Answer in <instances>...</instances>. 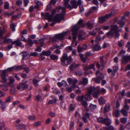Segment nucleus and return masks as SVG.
<instances>
[{
  "label": "nucleus",
  "mask_w": 130,
  "mask_h": 130,
  "mask_svg": "<svg viewBox=\"0 0 130 130\" xmlns=\"http://www.w3.org/2000/svg\"><path fill=\"white\" fill-rule=\"evenodd\" d=\"M104 122L103 124H105L107 126H108L110 124L111 121L108 118H106L105 119Z\"/></svg>",
  "instance_id": "412c9836"
},
{
  "label": "nucleus",
  "mask_w": 130,
  "mask_h": 130,
  "mask_svg": "<svg viewBox=\"0 0 130 130\" xmlns=\"http://www.w3.org/2000/svg\"><path fill=\"white\" fill-rule=\"evenodd\" d=\"M28 43L29 45H31L34 43V42L32 40L30 39H28Z\"/></svg>",
  "instance_id": "052dcab7"
},
{
  "label": "nucleus",
  "mask_w": 130,
  "mask_h": 130,
  "mask_svg": "<svg viewBox=\"0 0 130 130\" xmlns=\"http://www.w3.org/2000/svg\"><path fill=\"white\" fill-rule=\"evenodd\" d=\"M114 111L113 112V115H115L116 117H118L120 115V112L118 109L115 110V108H113Z\"/></svg>",
  "instance_id": "6ab92c4d"
},
{
  "label": "nucleus",
  "mask_w": 130,
  "mask_h": 130,
  "mask_svg": "<svg viewBox=\"0 0 130 130\" xmlns=\"http://www.w3.org/2000/svg\"><path fill=\"white\" fill-rule=\"evenodd\" d=\"M32 82L34 85L35 86H37L38 85V83L39 82V81L38 80L34 78L33 79Z\"/></svg>",
  "instance_id": "e433bc0d"
},
{
  "label": "nucleus",
  "mask_w": 130,
  "mask_h": 130,
  "mask_svg": "<svg viewBox=\"0 0 130 130\" xmlns=\"http://www.w3.org/2000/svg\"><path fill=\"white\" fill-rule=\"evenodd\" d=\"M77 32H73L72 33V35L73 36L72 38L74 40L73 41H72V42L71 43V45L73 46H74V44H75V40L76 39V36H77Z\"/></svg>",
  "instance_id": "dca6fc26"
},
{
  "label": "nucleus",
  "mask_w": 130,
  "mask_h": 130,
  "mask_svg": "<svg viewBox=\"0 0 130 130\" xmlns=\"http://www.w3.org/2000/svg\"><path fill=\"white\" fill-rule=\"evenodd\" d=\"M87 47V46L86 44L84 45L82 47H80L79 46H78L77 47L78 52L79 53L81 52L83 50L86 49Z\"/></svg>",
  "instance_id": "2eb2a0df"
},
{
  "label": "nucleus",
  "mask_w": 130,
  "mask_h": 130,
  "mask_svg": "<svg viewBox=\"0 0 130 130\" xmlns=\"http://www.w3.org/2000/svg\"><path fill=\"white\" fill-rule=\"evenodd\" d=\"M15 26L14 23H12L10 25V27L12 30L14 31L15 29Z\"/></svg>",
  "instance_id": "5fc2aeb1"
},
{
  "label": "nucleus",
  "mask_w": 130,
  "mask_h": 130,
  "mask_svg": "<svg viewBox=\"0 0 130 130\" xmlns=\"http://www.w3.org/2000/svg\"><path fill=\"white\" fill-rule=\"evenodd\" d=\"M96 106L95 105L91 104L90 105V107L91 109H93L96 108Z\"/></svg>",
  "instance_id": "338daca9"
},
{
  "label": "nucleus",
  "mask_w": 130,
  "mask_h": 130,
  "mask_svg": "<svg viewBox=\"0 0 130 130\" xmlns=\"http://www.w3.org/2000/svg\"><path fill=\"white\" fill-rule=\"evenodd\" d=\"M42 123L41 121H39L33 123V125L35 126H38L41 125Z\"/></svg>",
  "instance_id": "72a5a7b5"
},
{
  "label": "nucleus",
  "mask_w": 130,
  "mask_h": 130,
  "mask_svg": "<svg viewBox=\"0 0 130 130\" xmlns=\"http://www.w3.org/2000/svg\"><path fill=\"white\" fill-rule=\"evenodd\" d=\"M122 59L123 63L125 64H126L129 60H130V55L129 56L127 55L123 56L122 57Z\"/></svg>",
  "instance_id": "f8f14e48"
},
{
  "label": "nucleus",
  "mask_w": 130,
  "mask_h": 130,
  "mask_svg": "<svg viewBox=\"0 0 130 130\" xmlns=\"http://www.w3.org/2000/svg\"><path fill=\"white\" fill-rule=\"evenodd\" d=\"M118 24L120 26V27L121 28H122L124 26V23L123 22L121 21H119L118 22Z\"/></svg>",
  "instance_id": "4d7b16f0"
},
{
  "label": "nucleus",
  "mask_w": 130,
  "mask_h": 130,
  "mask_svg": "<svg viewBox=\"0 0 130 130\" xmlns=\"http://www.w3.org/2000/svg\"><path fill=\"white\" fill-rule=\"evenodd\" d=\"M7 81V80L6 78V77L4 76H2V80L1 82L3 84H5L6 83Z\"/></svg>",
  "instance_id": "7c9ffc66"
},
{
  "label": "nucleus",
  "mask_w": 130,
  "mask_h": 130,
  "mask_svg": "<svg viewBox=\"0 0 130 130\" xmlns=\"http://www.w3.org/2000/svg\"><path fill=\"white\" fill-rule=\"evenodd\" d=\"M41 96L40 95H38L36 96V100L37 101L39 102L40 99H41Z\"/></svg>",
  "instance_id": "69168bd1"
},
{
  "label": "nucleus",
  "mask_w": 130,
  "mask_h": 130,
  "mask_svg": "<svg viewBox=\"0 0 130 130\" xmlns=\"http://www.w3.org/2000/svg\"><path fill=\"white\" fill-rule=\"evenodd\" d=\"M122 108H124L126 110H129V106L127 104H125Z\"/></svg>",
  "instance_id": "680f3d73"
},
{
  "label": "nucleus",
  "mask_w": 130,
  "mask_h": 130,
  "mask_svg": "<svg viewBox=\"0 0 130 130\" xmlns=\"http://www.w3.org/2000/svg\"><path fill=\"white\" fill-rule=\"evenodd\" d=\"M124 108H122L120 111L121 113L124 116H128V112Z\"/></svg>",
  "instance_id": "4be33fe9"
},
{
  "label": "nucleus",
  "mask_w": 130,
  "mask_h": 130,
  "mask_svg": "<svg viewBox=\"0 0 130 130\" xmlns=\"http://www.w3.org/2000/svg\"><path fill=\"white\" fill-rule=\"evenodd\" d=\"M7 25H4L1 27V36H2L6 31Z\"/></svg>",
  "instance_id": "4468645a"
},
{
  "label": "nucleus",
  "mask_w": 130,
  "mask_h": 130,
  "mask_svg": "<svg viewBox=\"0 0 130 130\" xmlns=\"http://www.w3.org/2000/svg\"><path fill=\"white\" fill-rule=\"evenodd\" d=\"M15 82L14 79L12 77H11L9 79V82L7 84V87H10L11 88L14 87V83Z\"/></svg>",
  "instance_id": "ddd939ff"
},
{
  "label": "nucleus",
  "mask_w": 130,
  "mask_h": 130,
  "mask_svg": "<svg viewBox=\"0 0 130 130\" xmlns=\"http://www.w3.org/2000/svg\"><path fill=\"white\" fill-rule=\"evenodd\" d=\"M24 65H21L18 66H16L17 70L19 71L22 70L24 68Z\"/></svg>",
  "instance_id": "a19ab883"
},
{
  "label": "nucleus",
  "mask_w": 130,
  "mask_h": 130,
  "mask_svg": "<svg viewBox=\"0 0 130 130\" xmlns=\"http://www.w3.org/2000/svg\"><path fill=\"white\" fill-rule=\"evenodd\" d=\"M82 105L85 108L88 105L86 101H83L82 102Z\"/></svg>",
  "instance_id": "a18cd8bd"
},
{
  "label": "nucleus",
  "mask_w": 130,
  "mask_h": 130,
  "mask_svg": "<svg viewBox=\"0 0 130 130\" xmlns=\"http://www.w3.org/2000/svg\"><path fill=\"white\" fill-rule=\"evenodd\" d=\"M7 87V85L6 86L4 84L1 85V88L2 89L5 91H7L8 90Z\"/></svg>",
  "instance_id": "58836bf2"
},
{
  "label": "nucleus",
  "mask_w": 130,
  "mask_h": 130,
  "mask_svg": "<svg viewBox=\"0 0 130 130\" xmlns=\"http://www.w3.org/2000/svg\"><path fill=\"white\" fill-rule=\"evenodd\" d=\"M43 41L44 40L43 39H41L38 41V43L40 45V47H42L44 45Z\"/></svg>",
  "instance_id": "c756f323"
},
{
  "label": "nucleus",
  "mask_w": 130,
  "mask_h": 130,
  "mask_svg": "<svg viewBox=\"0 0 130 130\" xmlns=\"http://www.w3.org/2000/svg\"><path fill=\"white\" fill-rule=\"evenodd\" d=\"M114 15V12L112 11L110 13L107 14L104 16L99 18V21L100 23H102L105 21L106 19H108Z\"/></svg>",
  "instance_id": "0eeeda50"
},
{
  "label": "nucleus",
  "mask_w": 130,
  "mask_h": 130,
  "mask_svg": "<svg viewBox=\"0 0 130 130\" xmlns=\"http://www.w3.org/2000/svg\"><path fill=\"white\" fill-rule=\"evenodd\" d=\"M105 119L103 118V117H100L99 118L97 119V120L99 122L101 123L102 124H104Z\"/></svg>",
  "instance_id": "473e14b6"
},
{
  "label": "nucleus",
  "mask_w": 130,
  "mask_h": 130,
  "mask_svg": "<svg viewBox=\"0 0 130 130\" xmlns=\"http://www.w3.org/2000/svg\"><path fill=\"white\" fill-rule=\"evenodd\" d=\"M21 53L22 54V56L23 60H26L29 58L30 55L28 52H23Z\"/></svg>",
  "instance_id": "9b49d317"
},
{
  "label": "nucleus",
  "mask_w": 130,
  "mask_h": 130,
  "mask_svg": "<svg viewBox=\"0 0 130 130\" xmlns=\"http://www.w3.org/2000/svg\"><path fill=\"white\" fill-rule=\"evenodd\" d=\"M5 123L3 121L1 123V130H2L5 126Z\"/></svg>",
  "instance_id": "13d9d810"
},
{
  "label": "nucleus",
  "mask_w": 130,
  "mask_h": 130,
  "mask_svg": "<svg viewBox=\"0 0 130 130\" xmlns=\"http://www.w3.org/2000/svg\"><path fill=\"white\" fill-rule=\"evenodd\" d=\"M7 37H6L5 38L3 42L4 43H7L9 42H11L12 41V40L10 39H7Z\"/></svg>",
  "instance_id": "c03bdc74"
},
{
  "label": "nucleus",
  "mask_w": 130,
  "mask_h": 130,
  "mask_svg": "<svg viewBox=\"0 0 130 130\" xmlns=\"http://www.w3.org/2000/svg\"><path fill=\"white\" fill-rule=\"evenodd\" d=\"M84 95H82L81 96H78L77 98V101H83V99L84 98Z\"/></svg>",
  "instance_id": "79ce46f5"
},
{
  "label": "nucleus",
  "mask_w": 130,
  "mask_h": 130,
  "mask_svg": "<svg viewBox=\"0 0 130 130\" xmlns=\"http://www.w3.org/2000/svg\"><path fill=\"white\" fill-rule=\"evenodd\" d=\"M15 4L17 5L20 6L22 4V2L21 0H18L15 2Z\"/></svg>",
  "instance_id": "6e6d98bb"
},
{
  "label": "nucleus",
  "mask_w": 130,
  "mask_h": 130,
  "mask_svg": "<svg viewBox=\"0 0 130 130\" xmlns=\"http://www.w3.org/2000/svg\"><path fill=\"white\" fill-rule=\"evenodd\" d=\"M50 57L53 60L57 59L58 58V57L57 56L54 54L51 55Z\"/></svg>",
  "instance_id": "37998d69"
},
{
  "label": "nucleus",
  "mask_w": 130,
  "mask_h": 130,
  "mask_svg": "<svg viewBox=\"0 0 130 130\" xmlns=\"http://www.w3.org/2000/svg\"><path fill=\"white\" fill-rule=\"evenodd\" d=\"M96 77L92 79L94 82L96 83L100 84V80H102L104 78L103 75L100 72L99 70H98L96 72Z\"/></svg>",
  "instance_id": "39448f33"
},
{
  "label": "nucleus",
  "mask_w": 130,
  "mask_h": 130,
  "mask_svg": "<svg viewBox=\"0 0 130 130\" xmlns=\"http://www.w3.org/2000/svg\"><path fill=\"white\" fill-rule=\"evenodd\" d=\"M79 65L78 64H76L74 63H73L71 64L69 67V69L71 71H73L74 70V68L76 67H78Z\"/></svg>",
  "instance_id": "a878e982"
},
{
  "label": "nucleus",
  "mask_w": 130,
  "mask_h": 130,
  "mask_svg": "<svg viewBox=\"0 0 130 130\" xmlns=\"http://www.w3.org/2000/svg\"><path fill=\"white\" fill-rule=\"evenodd\" d=\"M96 90V88L94 87H90L88 89V92L91 93L92 92Z\"/></svg>",
  "instance_id": "cd10ccee"
},
{
  "label": "nucleus",
  "mask_w": 130,
  "mask_h": 130,
  "mask_svg": "<svg viewBox=\"0 0 130 130\" xmlns=\"http://www.w3.org/2000/svg\"><path fill=\"white\" fill-rule=\"evenodd\" d=\"M88 83V80L87 78H83V79L82 81H81L79 82L80 84H84L86 85Z\"/></svg>",
  "instance_id": "b1692460"
},
{
  "label": "nucleus",
  "mask_w": 130,
  "mask_h": 130,
  "mask_svg": "<svg viewBox=\"0 0 130 130\" xmlns=\"http://www.w3.org/2000/svg\"><path fill=\"white\" fill-rule=\"evenodd\" d=\"M74 109V107L73 106V105L72 104L70 105L69 111H73Z\"/></svg>",
  "instance_id": "0e129e2a"
},
{
  "label": "nucleus",
  "mask_w": 130,
  "mask_h": 130,
  "mask_svg": "<svg viewBox=\"0 0 130 130\" xmlns=\"http://www.w3.org/2000/svg\"><path fill=\"white\" fill-rule=\"evenodd\" d=\"M28 118L30 120H34L35 119V116L30 115Z\"/></svg>",
  "instance_id": "49530a36"
},
{
  "label": "nucleus",
  "mask_w": 130,
  "mask_h": 130,
  "mask_svg": "<svg viewBox=\"0 0 130 130\" xmlns=\"http://www.w3.org/2000/svg\"><path fill=\"white\" fill-rule=\"evenodd\" d=\"M83 22V20H80L78 22L77 24L73 26L72 28V32H77V31L80 27H84L85 26V24L84 23H82Z\"/></svg>",
  "instance_id": "20e7f679"
},
{
  "label": "nucleus",
  "mask_w": 130,
  "mask_h": 130,
  "mask_svg": "<svg viewBox=\"0 0 130 130\" xmlns=\"http://www.w3.org/2000/svg\"><path fill=\"white\" fill-rule=\"evenodd\" d=\"M118 28L116 25L111 26L110 30L106 33V35L110 38H111L114 36L115 38H118L120 36Z\"/></svg>",
  "instance_id": "f03ea898"
},
{
  "label": "nucleus",
  "mask_w": 130,
  "mask_h": 130,
  "mask_svg": "<svg viewBox=\"0 0 130 130\" xmlns=\"http://www.w3.org/2000/svg\"><path fill=\"white\" fill-rule=\"evenodd\" d=\"M101 48V47L99 45H96L93 47V51H98L100 50Z\"/></svg>",
  "instance_id": "bb28decb"
},
{
  "label": "nucleus",
  "mask_w": 130,
  "mask_h": 130,
  "mask_svg": "<svg viewBox=\"0 0 130 130\" xmlns=\"http://www.w3.org/2000/svg\"><path fill=\"white\" fill-rule=\"evenodd\" d=\"M91 95V93H89L88 91V92H86L85 96V98L86 99V101L88 100V99L89 98Z\"/></svg>",
  "instance_id": "c85d7f7f"
},
{
  "label": "nucleus",
  "mask_w": 130,
  "mask_h": 130,
  "mask_svg": "<svg viewBox=\"0 0 130 130\" xmlns=\"http://www.w3.org/2000/svg\"><path fill=\"white\" fill-rule=\"evenodd\" d=\"M51 54V52L50 51H43L40 53L41 56H49Z\"/></svg>",
  "instance_id": "f3484780"
},
{
  "label": "nucleus",
  "mask_w": 130,
  "mask_h": 130,
  "mask_svg": "<svg viewBox=\"0 0 130 130\" xmlns=\"http://www.w3.org/2000/svg\"><path fill=\"white\" fill-rule=\"evenodd\" d=\"M27 82L25 80H23L20 84L19 85L17 86V89L19 90L21 89L22 90H24L28 88V85L27 84Z\"/></svg>",
  "instance_id": "423d86ee"
},
{
  "label": "nucleus",
  "mask_w": 130,
  "mask_h": 130,
  "mask_svg": "<svg viewBox=\"0 0 130 130\" xmlns=\"http://www.w3.org/2000/svg\"><path fill=\"white\" fill-rule=\"evenodd\" d=\"M104 130H114V128L112 126H110L108 127H103Z\"/></svg>",
  "instance_id": "ea45409f"
},
{
  "label": "nucleus",
  "mask_w": 130,
  "mask_h": 130,
  "mask_svg": "<svg viewBox=\"0 0 130 130\" xmlns=\"http://www.w3.org/2000/svg\"><path fill=\"white\" fill-rule=\"evenodd\" d=\"M38 53L36 52H31L30 54V56L34 57H37L38 56Z\"/></svg>",
  "instance_id": "603ef678"
},
{
  "label": "nucleus",
  "mask_w": 130,
  "mask_h": 130,
  "mask_svg": "<svg viewBox=\"0 0 130 130\" xmlns=\"http://www.w3.org/2000/svg\"><path fill=\"white\" fill-rule=\"evenodd\" d=\"M125 89H123L122 91L120 92L121 96H123L126 95L125 94Z\"/></svg>",
  "instance_id": "e2e57ef3"
},
{
  "label": "nucleus",
  "mask_w": 130,
  "mask_h": 130,
  "mask_svg": "<svg viewBox=\"0 0 130 130\" xmlns=\"http://www.w3.org/2000/svg\"><path fill=\"white\" fill-rule=\"evenodd\" d=\"M34 7L33 6H31L29 9V11L30 12H32L34 10Z\"/></svg>",
  "instance_id": "774afa93"
},
{
  "label": "nucleus",
  "mask_w": 130,
  "mask_h": 130,
  "mask_svg": "<svg viewBox=\"0 0 130 130\" xmlns=\"http://www.w3.org/2000/svg\"><path fill=\"white\" fill-rule=\"evenodd\" d=\"M110 106L109 105H106L105 106L104 110L105 112H107L110 110Z\"/></svg>",
  "instance_id": "2f4dec72"
},
{
  "label": "nucleus",
  "mask_w": 130,
  "mask_h": 130,
  "mask_svg": "<svg viewBox=\"0 0 130 130\" xmlns=\"http://www.w3.org/2000/svg\"><path fill=\"white\" fill-rule=\"evenodd\" d=\"M67 32L66 31L56 35V37L58 39L61 40H63L64 37L67 36Z\"/></svg>",
  "instance_id": "9d476101"
},
{
  "label": "nucleus",
  "mask_w": 130,
  "mask_h": 130,
  "mask_svg": "<svg viewBox=\"0 0 130 130\" xmlns=\"http://www.w3.org/2000/svg\"><path fill=\"white\" fill-rule=\"evenodd\" d=\"M22 44V43L20 41L19 39L16 40V45L18 46H20Z\"/></svg>",
  "instance_id": "3c124183"
},
{
  "label": "nucleus",
  "mask_w": 130,
  "mask_h": 130,
  "mask_svg": "<svg viewBox=\"0 0 130 130\" xmlns=\"http://www.w3.org/2000/svg\"><path fill=\"white\" fill-rule=\"evenodd\" d=\"M103 57H102L100 59V62L101 64V65L98 62L96 63V65L99 69H100L101 70H102L104 68L105 63L103 59Z\"/></svg>",
  "instance_id": "1a4fd4ad"
},
{
  "label": "nucleus",
  "mask_w": 130,
  "mask_h": 130,
  "mask_svg": "<svg viewBox=\"0 0 130 130\" xmlns=\"http://www.w3.org/2000/svg\"><path fill=\"white\" fill-rule=\"evenodd\" d=\"M99 103L101 105L105 104V101L104 98L102 97L99 99Z\"/></svg>",
  "instance_id": "393cba45"
},
{
  "label": "nucleus",
  "mask_w": 130,
  "mask_h": 130,
  "mask_svg": "<svg viewBox=\"0 0 130 130\" xmlns=\"http://www.w3.org/2000/svg\"><path fill=\"white\" fill-rule=\"evenodd\" d=\"M118 44L119 46L120 47H121L124 45V41L122 40L119 41L118 42Z\"/></svg>",
  "instance_id": "09e8293b"
},
{
  "label": "nucleus",
  "mask_w": 130,
  "mask_h": 130,
  "mask_svg": "<svg viewBox=\"0 0 130 130\" xmlns=\"http://www.w3.org/2000/svg\"><path fill=\"white\" fill-rule=\"evenodd\" d=\"M72 60V59L71 57H68L67 54L64 53L61 59V64L63 66H67L71 63Z\"/></svg>",
  "instance_id": "7ed1b4c3"
},
{
  "label": "nucleus",
  "mask_w": 130,
  "mask_h": 130,
  "mask_svg": "<svg viewBox=\"0 0 130 130\" xmlns=\"http://www.w3.org/2000/svg\"><path fill=\"white\" fill-rule=\"evenodd\" d=\"M72 8H76L78 5H80L82 3V2L80 0H79L77 2L76 0H72L70 2Z\"/></svg>",
  "instance_id": "6e6552de"
},
{
  "label": "nucleus",
  "mask_w": 130,
  "mask_h": 130,
  "mask_svg": "<svg viewBox=\"0 0 130 130\" xmlns=\"http://www.w3.org/2000/svg\"><path fill=\"white\" fill-rule=\"evenodd\" d=\"M83 72L82 71H80L78 72H75L74 74L75 75H78L79 76H81L82 75Z\"/></svg>",
  "instance_id": "8fccbe9b"
},
{
  "label": "nucleus",
  "mask_w": 130,
  "mask_h": 130,
  "mask_svg": "<svg viewBox=\"0 0 130 130\" xmlns=\"http://www.w3.org/2000/svg\"><path fill=\"white\" fill-rule=\"evenodd\" d=\"M127 118H123L120 119L121 122L122 123L125 124L127 122Z\"/></svg>",
  "instance_id": "4c0bfd02"
},
{
  "label": "nucleus",
  "mask_w": 130,
  "mask_h": 130,
  "mask_svg": "<svg viewBox=\"0 0 130 130\" xmlns=\"http://www.w3.org/2000/svg\"><path fill=\"white\" fill-rule=\"evenodd\" d=\"M56 101H54L53 100H50L48 102L47 104L48 105H50L51 104H56Z\"/></svg>",
  "instance_id": "de8ad7c7"
},
{
  "label": "nucleus",
  "mask_w": 130,
  "mask_h": 130,
  "mask_svg": "<svg viewBox=\"0 0 130 130\" xmlns=\"http://www.w3.org/2000/svg\"><path fill=\"white\" fill-rule=\"evenodd\" d=\"M97 91H94L92 94V95L95 98H97L98 97V96L100 94V90H96Z\"/></svg>",
  "instance_id": "5701e85b"
},
{
  "label": "nucleus",
  "mask_w": 130,
  "mask_h": 130,
  "mask_svg": "<svg viewBox=\"0 0 130 130\" xmlns=\"http://www.w3.org/2000/svg\"><path fill=\"white\" fill-rule=\"evenodd\" d=\"M59 9L62 10V13L56 15L54 18L53 16L50 15L49 14L46 12L45 14V19L48 20L49 22L53 21V22L50 24L51 26H53L56 22L59 23L61 22V20L64 19V16L65 15V13L66 12L65 8L64 7H62L60 6L59 7Z\"/></svg>",
  "instance_id": "f257e3e1"
},
{
  "label": "nucleus",
  "mask_w": 130,
  "mask_h": 130,
  "mask_svg": "<svg viewBox=\"0 0 130 130\" xmlns=\"http://www.w3.org/2000/svg\"><path fill=\"white\" fill-rule=\"evenodd\" d=\"M70 0H64V5L67 8H69L70 9H72L71 6L69 4Z\"/></svg>",
  "instance_id": "aec40b11"
},
{
  "label": "nucleus",
  "mask_w": 130,
  "mask_h": 130,
  "mask_svg": "<svg viewBox=\"0 0 130 130\" xmlns=\"http://www.w3.org/2000/svg\"><path fill=\"white\" fill-rule=\"evenodd\" d=\"M58 39L56 37V35L51 39L52 40L53 42L57 41Z\"/></svg>",
  "instance_id": "bf43d9fd"
},
{
  "label": "nucleus",
  "mask_w": 130,
  "mask_h": 130,
  "mask_svg": "<svg viewBox=\"0 0 130 130\" xmlns=\"http://www.w3.org/2000/svg\"><path fill=\"white\" fill-rule=\"evenodd\" d=\"M26 127L25 125L23 124H20L16 126V128L18 129H22L25 128Z\"/></svg>",
  "instance_id": "a211bd4d"
},
{
  "label": "nucleus",
  "mask_w": 130,
  "mask_h": 130,
  "mask_svg": "<svg viewBox=\"0 0 130 130\" xmlns=\"http://www.w3.org/2000/svg\"><path fill=\"white\" fill-rule=\"evenodd\" d=\"M6 106V103L5 102H3L1 103V107L3 111H4Z\"/></svg>",
  "instance_id": "f704fd0d"
},
{
  "label": "nucleus",
  "mask_w": 130,
  "mask_h": 130,
  "mask_svg": "<svg viewBox=\"0 0 130 130\" xmlns=\"http://www.w3.org/2000/svg\"><path fill=\"white\" fill-rule=\"evenodd\" d=\"M10 92V93L12 95H14L15 94V91L14 87L11 88Z\"/></svg>",
  "instance_id": "864d4df0"
},
{
  "label": "nucleus",
  "mask_w": 130,
  "mask_h": 130,
  "mask_svg": "<svg viewBox=\"0 0 130 130\" xmlns=\"http://www.w3.org/2000/svg\"><path fill=\"white\" fill-rule=\"evenodd\" d=\"M85 34L83 32L82 34H80L78 36V38L79 40H83L85 39V37L83 36V35Z\"/></svg>",
  "instance_id": "c9c22d12"
}]
</instances>
